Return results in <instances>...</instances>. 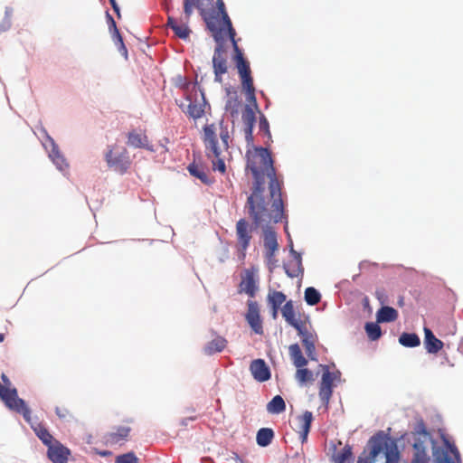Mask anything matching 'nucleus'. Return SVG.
Segmentation results:
<instances>
[{
  "label": "nucleus",
  "mask_w": 463,
  "mask_h": 463,
  "mask_svg": "<svg viewBox=\"0 0 463 463\" xmlns=\"http://www.w3.org/2000/svg\"><path fill=\"white\" fill-rule=\"evenodd\" d=\"M55 414L59 417L61 420L66 419L67 415H69V411L66 408H60L58 406L54 409Z\"/></svg>",
  "instance_id": "64"
},
{
  "label": "nucleus",
  "mask_w": 463,
  "mask_h": 463,
  "mask_svg": "<svg viewBox=\"0 0 463 463\" xmlns=\"http://www.w3.org/2000/svg\"><path fill=\"white\" fill-rule=\"evenodd\" d=\"M292 364L297 368L295 378L300 387L307 386L315 381L314 373L307 367L308 360L304 356L298 343H294L288 347Z\"/></svg>",
  "instance_id": "4"
},
{
  "label": "nucleus",
  "mask_w": 463,
  "mask_h": 463,
  "mask_svg": "<svg viewBox=\"0 0 463 463\" xmlns=\"http://www.w3.org/2000/svg\"><path fill=\"white\" fill-rule=\"evenodd\" d=\"M377 459L367 454L366 449L358 456L356 463H376Z\"/></svg>",
  "instance_id": "59"
},
{
  "label": "nucleus",
  "mask_w": 463,
  "mask_h": 463,
  "mask_svg": "<svg viewBox=\"0 0 463 463\" xmlns=\"http://www.w3.org/2000/svg\"><path fill=\"white\" fill-rule=\"evenodd\" d=\"M289 255L293 258L294 261L296 262L297 269L296 270H292L289 269L288 264L284 262L282 267L286 275L290 279L298 278L299 276L302 278L305 270L302 263L303 252L292 250V252Z\"/></svg>",
  "instance_id": "25"
},
{
  "label": "nucleus",
  "mask_w": 463,
  "mask_h": 463,
  "mask_svg": "<svg viewBox=\"0 0 463 463\" xmlns=\"http://www.w3.org/2000/svg\"><path fill=\"white\" fill-rule=\"evenodd\" d=\"M275 438L273 429L269 427H262L258 430L256 434V443L260 448H267L269 446Z\"/></svg>",
  "instance_id": "30"
},
{
  "label": "nucleus",
  "mask_w": 463,
  "mask_h": 463,
  "mask_svg": "<svg viewBox=\"0 0 463 463\" xmlns=\"http://www.w3.org/2000/svg\"><path fill=\"white\" fill-rule=\"evenodd\" d=\"M259 132L260 135L267 138L265 145L270 146L273 140L270 132L269 122L263 113H260L259 117Z\"/></svg>",
  "instance_id": "38"
},
{
  "label": "nucleus",
  "mask_w": 463,
  "mask_h": 463,
  "mask_svg": "<svg viewBox=\"0 0 463 463\" xmlns=\"http://www.w3.org/2000/svg\"><path fill=\"white\" fill-rule=\"evenodd\" d=\"M305 352L307 356V360L314 361V362L318 361V356H317V354L316 351V345H314L312 347L306 348Z\"/></svg>",
  "instance_id": "61"
},
{
  "label": "nucleus",
  "mask_w": 463,
  "mask_h": 463,
  "mask_svg": "<svg viewBox=\"0 0 463 463\" xmlns=\"http://www.w3.org/2000/svg\"><path fill=\"white\" fill-rule=\"evenodd\" d=\"M112 41L114 44L116 45L118 52L125 58V60L128 59V48L125 44L123 36L119 30L118 32H112L110 33Z\"/></svg>",
  "instance_id": "41"
},
{
  "label": "nucleus",
  "mask_w": 463,
  "mask_h": 463,
  "mask_svg": "<svg viewBox=\"0 0 463 463\" xmlns=\"http://www.w3.org/2000/svg\"><path fill=\"white\" fill-rule=\"evenodd\" d=\"M194 4V0H184L183 2L184 14L187 19H189L193 14Z\"/></svg>",
  "instance_id": "55"
},
{
  "label": "nucleus",
  "mask_w": 463,
  "mask_h": 463,
  "mask_svg": "<svg viewBox=\"0 0 463 463\" xmlns=\"http://www.w3.org/2000/svg\"><path fill=\"white\" fill-rule=\"evenodd\" d=\"M295 330L297 331L298 335L300 337L301 343L305 349L316 345L314 335L307 330L304 324L297 327ZM315 337L317 338V335H315Z\"/></svg>",
  "instance_id": "37"
},
{
  "label": "nucleus",
  "mask_w": 463,
  "mask_h": 463,
  "mask_svg": "<svg viewBox=\"0 0 463 463\" xmlns=\"http://www.w3.org/2000/svg\"><path fill=\"white\" fill-rule=\"evenodd\" d=\"M202 139L205 146V155L208 158H211L213 156L222 155L214 123H206L203 127Z\"/></svg>",
  "instance_id": "11"
},
{
  "label": "nucleus",
  "mask_w": 463,
  "mask_h": 463,
  "mask_svg": "<svg viewBox=\"0 0 463 463\" xmlns=\"http://www.w3.org/2000/svg\"><path fill=\"white\" fill-rule=\"evenodd\" d=\"M225 114H223L221 118V119L218 122V126L220 128V138L222 137H230V133L228 129L227 124H225L224 121Z\"/></svg>",
  "instance_id": "57"
},
{
  "label": "nucleus",
  "mask_w": 463,
  "mask_h": 463,
  "mask_svg": "<svg viewBox=\"0 0 463 463\" xmlns=\"http://www.w3.org/2000/svg\"><path fill=\"white\" fill-rule=\"evenodd\" d=\"M391 430L392 428H388L386 430H377L372 435L364 448L368 450L367 454L377 459L381 454L386 458L401 451L404 445L400 448L399 443L407 439L408 432H403L400 437H392Z\"/></svg>",
  "instance_id": "2"
},
{
  "label": "nucleus",
  "mask_w": 463,
  "mask_h": 463,
  "mask_svg": "<svg viewBox=\"0 0 463 463\" xmlns=\"http://www.w3.org/2000/svg\"><path fill=\"white\" fill-rule=\"evenodd\" d=\"M25 407L27 412L25 411H15L18 414H21L27 422L31 429L33 430L35 436L42 441V443L48 449L49 446H52L55 442L59 440L53 437V435L50 432L49 429L42 422H38V418L36 417L35 420H33L32 418V410L28 406L25 402Z\"/></svg>",
  "instance_id": "6"
},
{
  "label": "nucleus",
  "mask_w": 463,
  "mask_h": 463,
  "mask_svg": "<svg viewBox=\"0 0 463 463\" xmlns=\"http://www.w3.org/2000/svg\"><path fill=\"white\" fill-rule=\"evenodd\" d=\"M250 371L253 379L258 383L268 382L272 376L269 365L262 358L253 359L250 364Z\"/></svg>",
  "instance_id": "16"
},
{
  "label": "nucleus",
  "mask_w": 463,
  "mask_h": 463,
  "mask_svg": "<svg viewBox=\"0 0 463 463\" xmlns=\"http://www.w3.org/2000/svg\"><path fill=\"white\" fill-rule=\"evenodd\" d=\"M314 419L313 412L309 411H305L301 415L298 416V420L300 422L298 434L301 444L307 442Z\"/></svg>",
  "instance_id": "21"
},
{
  "label": "nucleus",
  "mask_w": 463,
  "mask_h": 463,
  "mask_svg": "<svg viewBox=\"0 0 463 463\" xmlns=\"http://www.w3.org/2000/svg\"><path fill=\"white\" fill-rule=\"evenodd\" d=\"M322 295L315 287H307L304 291V300L308 306H315L321 301Z\"/></svg>",
  "instance_id": "40"
},
{
  "label": "nucleus",
  "mask_w": 463,
  "mask_h": 463,
  "mask_svg": "<svg viewBox=\"0 0 463 463\" xmlns=\"http://www.w3.org/2000/svg\"><path fill=\"white\" fill-rule=\"evenodd\" d=\"M250 150L246 153V169H250L252 175V186L250 195L247 197L246 204H256L262 208L267 205L264 196L265 192V176L260 172V167L254 161L250 159Z\"/></svg>",
  "instance_id": "3"
},
{
  "label": "nucleus",
  "mask_w": 463,
  "mask_h": 463,
  "mask_svg": "<svg viewBox=\"0 0 463 463\" xmlns=\"http://www.w3.org/2000/svg\"><path fill=\"white\" fill-rule=\"evenodd\" d=\"M172 31L175 36L183 41H188L192 33V30L187 24H178V25H176Z\"/></svg>",
  "instance_id": "43"
},
{
  "label": "nucleus",
  "mask_w": 463,
  "mask_h": 463,
  "mask_svg": "<svg viewBox=\"0 0 463 463\" xmlns=\"http://www.w3.org/2000/svg\"><path fill=\"white\" fill-rule=\"evenodd\" d=\"M71 450L60 440L49 446L46 457L52 463H68Z\"/></svg>",
  "instance_id": "17"
},
{
  "label": "nucleus",
  "mask_w": 463,
  "mask_h": 463,
  "mask_svg": "<svg viewBox=\"0 0 463 463\" xmlns=\"http://www.w3.org/2000/svg\"><path fill=\"white\" fill-rule=\"evenodd\" d=\"M375 317L378 323H392L398 318L399 313L394 307L383 305L376 311Z\"/></svg>",
  "instance_id": "27"
},
{
  "label": "nucleus",
  "mask_w": 463,
  "mask_h": 463,
  "mask_svg": "<svg viewBox=\"0 0 463 463\" xmlns=\"http://www.w3.org/2000/svg\"><path fill=\"white\" fill-rule=\"evenodd\" d=\"M234 65L237 69L238 75L251 72L250 64L247 58L236 62Z\"/></svg>",
  "instance_id": "54"
},
{
  "label": "nucleus",
  "mask_w": 463,
  "mask_h": 463,
  "mask_svg": "<svg viewBox=\"0 0 463 463\" xmlns=\"http://www.w3.org/2000/svg\"><path fill=\"white\" fill-rule=\"evenodd\" d=\"M378 321H368L364 326L367 338L371 342L378 341L383 336V330Z\"/></svg>",
  "instance_id": "31"
},
{
  "label": "nucleus",
  "mask_w": 463,
  "mask_h": 463,
  "mask_svg": "<svg viewBox=\"0 0 463 463\" xmlns=\"http://www.w3.org/2000/svg\"><path fill=\"white\" fill-rule=\"evenodd\" d=\"M241 119L244 125V132H254L257 123L256 111L250 105H245L241 114Z\"/></svg>",
  "instance_id": "28"
},
{
  "label": "nucleus",
  "mask_w": 463,
  "mask_h": 463,
  "mask_svg": "<svg viewBox=\"0 0 463 463\" xmlns=\"http://www.w3.org/2000/svg\"><path fill=\"white\" fill-rule=\"evenodd\" d=\"M236 235L238 245L248 249L250 244L251 232L250 231V222L246 218H241L236 222Z\"/></svg>",
  "instance_id": "19"
},
{
  "label": "nucleus",
  "mask_w": 463,
  "mask_h": 463,
  "mask_svg": "<svg viewBox=\"0 0 463 463\" xmlns=\"http://www.w3.org/2000/svg\"><path fill=\"white\" fill-rule=\"evenodd\" d=\"M439 445L428 430L423 418L415 417V424L408 437L412 439L411 463H463L461 453L453 439L444 429H439Z\"/></svg>",
  "instance_id": "1"
},
{
  "label": "nucleus",
  "mask_w": 463,
  "mask_h": 463,
  "mask_svg": "<svg viewBox=\"0 0 463 463\" xmlns=\"http://www.w3.org/2000/svg\"><path fill=\"white\" fill-rule=\"evenodd\" d=\"M105 160L109 167L114 168V170L118 172L120 175L126 174L131 165V161L126 148H122L121 152L117 153L116 155H114L112 149H109L105 154Z\"/></svg>",
  "instance_id": "15"
},
{
  "label": "nucleus",
  "mask_w": 463,
  "mask_h": 463,
  "mask_svg": "<svg viewBox=\"0 0 463 463\" xmlns=\"http://www.w3.org/2000/svg\"><path fill=\"white\" fill-rule=\"evenodd\" d=\"M255 156L260 159V167L275 164V158L272 155L270 146H258L255 147Z\"/></svg>",
  "instance_id": "33"
},
{
  "label": "nucleus",
  "mask_w": 463,
  "mask_h": 463,
  "mask_svg": "<svg viewBox=\"0 0 463 463\" xmlns=\"http://www.w3.org/2000/svg\"><path fill=\"white\" fill-rule=\"evenodd\" d=\"M106 22L109 27V33L112 32H118L119 30L117 26L114 17L111 15L109 10L106 11Z\"/></svg>",
  "instance_id": "58"
},
{
  "label": "nucleus",
  "mask_w": 463,
  "mask_h": 463,
  "mask_svg": "<svg viewBox=\"0 0 463 463\" xmlns=\"http://www.w3.org/2000/svg\"><path fill=\"white\" fill-rule=\"evenodd\" d=\"M40 132L43 134V139L41 140L44 150L48 154V157L52 163L55 165L56 169L61 173L69 168V163L63 154L61 153L59 145L50 136L45 128L42 127Z\"/></svg>",
  "instance_id": "5"
},
{
  "label": "nucleus",
  "mask_w": 463,
  "mask_h": 463,
  "mask_svg": "<svg viewBox=\"0 0 463 463\" xmlns=\"http://www.w3.org/2000/svg\"><path fill=\"white\" fill-rule=\"evenodd\" d=\"M217 16L214 12H213L209 17L203 16L206 27L210 32L213 33V37L216 43L213 58L220 59L224 58L222 54L226 52V48L224 46L225 37L221 33V30L215 24Z\"/></svg>",
  "instance_id": "14"
},
{
  "label": "nucleus",
  "mask_w": 463,
  "mask_h": 463,
  "mask_svg": "<svg viewBox=\"0 0 463 463\" xmlns=\"http://www.w3.org/2000/svg\"><path fill=\"white\" fill-rule=\"evenodd\" d=\"M146 135H143L138 133L136 129H132L127 133V145L129 147L141 148L146 146L144 142L146 141Z\"/></svg>",
  "instance_id": "36"
},
{
  "label": "nucleus",
  "mask_w": 463,
  "mask_h": 463,
  "mask_svg": "<svg viewBox=\"0 0 463 463\" xmlns=\"http://www.w3.org/2000/svg\"><path fill=\"white\" fill-rule=\"evenodd\" d=\"M115 463H139V458L134 451L119 454L115 458Z\"/></svg>",
  "instance_id": "44"
},
{
  "label": "nucleus",
  "mask_w": 463,
  "mask_h": 463,
  "mask_svg": "<svg viewBox=\"0 0 463 463\" xmlns=\"http://www.w3.org/2000/svg\"><path fill=\"white\" fill-rule=\"evenodd\" d=\"M262 233L263 245L265 248V258L267 259L269 264L275 265L278 261L275 259V255L279 247L278 241V234L269 222H266L265 225H262Z\"/></svg>",
  "instance_id": "9"
},
{
  "label": "nucleus",
  "mask_w": 463,
  "mask_h": 463,
  "mask_svg": "<svg viewBox=\"0 0 463 463\" xmlns=\"http://www.w3.org/2000/svg\"><path fill=\"white\" fill-rule=\"evenodd\" d=\"M239 78L241 83V89L243 92L248 91L249 90H255L253 86V77L251 75V72L240 74Z\"/></svg>",
  "instance_id": "47"
},
{
  "label": "nucleus",
  "mask_w": 463,
  "mask_h": 463,
  "mask_svg": "<svg viewBox=\"0 0 463 463\" xmlns=\"http://www.w3.org/2000/svg\"><path fill=\"white\" fill-rule=\"evenodd\" d=\"M281 314L285 321L294 329L304 324L303 321L297 317L294 302L291 299L286 301L281 307Z\"/></svg>",
  "instance_id": "24"
},
{
  "label": "nucleus",
  "mask_w": 463,
  "mask_h": 463,
  "mask_svg": "<svg viewBox=\"0 0 463 463\" xmlns=\"http://www.w3.org/2000/svg\"><path fill=\"white\" fill-rule=\"evenodd\" d=\"M213 72L227 73V61L225 58H213L212 59Z\"/></svg>",
  "instance_id": "48"
},
{
  "label": "nucleus",
  "mask_w": 463,
  "mask_h": 463,
  "mask_svg": "<svg viewBox=\"0 0 463 463\" xmlns=\"http://www.w3.org/2000/svg\"><path fill=\"white\" fill-rule=\"evenodd\" d=\"M130 431H131L130 427L118 426V427H117V431L112 434V437L117 438L118 440L127 439Z\"/></svg>",
  "instance_id": "53"
},
{
  "label": "nucleus",
  "mask_w": 463,
  "mask_h": 463,
  "mask_svg": "<svg viewBox=\"0 0 463 463\" xmlns=\"http://www.w3.org/2000/svg\"><path fill=\"white\" fill-rule=\"evenodd\" d=\"M186 169L190 175L200 180L203 184L212 185L215 182L214 178L210 177L205 173L203 166L202 165L196 164L194 161L190 163Z\"/></svg>",
  "instance_id": "26"
},
{
  "label": "nucleus",
  "mask_w": 463,
  "mask_h": 463,
  "mask_svg": "<svg viewBox=\"0 0 463 463\" xmlns=\"http://www.w3.org/2000/svg\"><path fill=\"white\" fill-rule=\"evenodd\" d=\"M0 400L11 411L27 412L25 400L19 397L18 390L15 387L5 388L0 383Z\"/></svg>",
  "instance_id": "10"
},
{
  "label": "nucleus",
  "mask_w": 463,
  "mask_h": 463,
  "mask_svg": "<svg viewBox=\"0 0 463 463\" xmlns=\"http://www.w3.org/2000/svg\"><path fill=\"white\" fill-rule=\"evenodd\" d=\"M241 106V100L238 95H233L232 98H228L225 102V112L229 113L232 117V131H234L235 118L239 116V109Z\"/></svg>",
  "instance_id": "29"
},
{
  "label": "nucleus",
  "mask_w": 463,
  "mask_h": 463,
  "mask_svg": "<svg viewBox=\"0 0 463 463\" xmlns=\"http://www.w3.org/2000/svg\"><path fill=\"white\" fill-rule=\"evenodd\" d=\"M213 12V10L211 12V14ZM216 16H217V20L215 21V23L217 21H219L222 24L221 27H218L220 30H221V33H222V31L231 27V26H233L232 25V20L227 13L226 12H222L221 14H217L215 11H214Z\"/></svg>",
  "instance_id": "45"
},
{
  "label": "nucleus",
  "mask_w": 463,
  "mask_h": 463,
  "mask_svg": "<svg viewBox=\"0 0 463 463\" xmlns=\"http://www.w3.org/2000/svg\"><path fill=\"white\" fill-rule=\"evenodd\" d=\"M331 449L333 455L331 456V461L333 463H354V455L353 453V447L349 444H345L338 452H336V446L332 443Z\"/></svg>",
  "instance_id": "23"
},
{
  "label": "nucleus",
  "mask_w": 463,
  "mask_h": 463,
  "mask_svg": "<svg viewBox=\"0 0 463 463\" xmlns=\"http://www.w3.org/2000/svg\"><path fill=\"white\" fill-rule=\"evenodd\" d=\"M398 342L404 347L414 348L420 345V338L414 332H402L399 335Z\"/></svg>",
  "instance_id": "34"
},
{
  "label": "nucleus",
  "mask_w": 463,
  "mask_h": 463,
  "mask_svg": "<svg viewBox=\"0 0 463 463\" xmlns=\"http://www.w3.org/2000/svg\"><path fill=\"white\" fill-rule=\"evenodd\" d=\"M174 85L181 90H187L191 86V82L182 74H177L172 79Z\"/></svg>",
  "instance_id": "51"
},
{
  "label": "nucleus",
  "mask_w": 463,
  "mask_h": 463,
  "mask_svg": "<svg viewBox=\"0 0 463 463\" xmlns=\"http://www.w3.org/2000/svg\"><path fill=\"white\" fill-rule=\"evenodd\" d=\"M333 392H332V391L319 389L318 395H319V398H320L322 403L325 406H328L330 399L333 395Z\"/></svg>",
  "instance_id": "60"
},
{
  "label": "nucleus",
  "mask_w": 463,
  "mask_h": 463,
  "mask_svg": "<svg viewBox=\"0 0 463 463\" xmlns=\"http://www.w3.org/2000/svg\"><path fill=\"white\" fill-rule=\"evenodd\" d=\"M247 312L244 314V319L251 331L261 335L263 334V319L260 315L259 303L255 300L248 299Z\"/></svg>",
  "instance_id": "13"
},
{
  "label": "nucleus",
  "mask_w": 463,
  "mask_h": 463,
  "mask_svg": "<svg viewBox=\"0 0 463 463\" xmlns=\"http://www.w3.org/2000/svg\"><path fill=\"white\" fill-rule=\"evenodd\" d=\"M283 186L284 182L282 178L281 181L268 182V190L271 201L275 200L276 198H283Z\"/></svg>",
  "instance_id": "42"
},
{
  "label": "nucleus",
  "mask_w": 463,
  "mask_h": 463,
  "mask_svg": "<svg viewBox=\"0 0 463 463\" xmlns=\"http://www.w3.org/2000/svg\"><path fill=\"white\" fill-rule=\"evenodd\" d=\"M423 331V345L426 352L430 354H438L443 348L444 343L434 335L430 328L424 326Z\"/></svg>",
  "instance_id": "20"
},
{
  "label": "nucleus",
  "mask_w": 463,
  "mask_h": 463,
  "mask_svg": "<svg viewBox=\"0 0 463 463\" xmlns=\"http://www.w3.org/2000/svg\"><path fill=\"white\" fill-rule=\"evenodd\" d=\"M213 12V10L211 12V14ZM216 16H217V20L215 21V23L217 21H219L222 24L221 27H218L220 30H221V33H222V31L231 27V26H233L232 25V20L227 13L226 12H222L221 14H217L215 11H214Z\"/></svg>",
  "instance_id": "46"
},
{
  "label": "nucleus",
  "mask_w": 463,
  "mask_h": 463,
  "mask_svg": "<svg viewBox=\"0 0 463 463\" xmlns=\"http://www.w3.org/2000/svg\"><path fill=\"white\" fill-rule=\"evenodd\" d=\"M198 92L201 96L200 104L196 100L192 101L188 95L185 96V99L189 101V104L186 106V115L194 120H197L205 115L212 116V106L206 98L204 89L198 87Z\"/></svg>",
  "instance_id": "7"
},
{
  "label": "nucleus",
  "mask_w": 463,
  "mask_h": 463,
  "mask_svg": "<svg viewBox=\"0 0 463 463\" xmlns=\"http://www.w3.org/2000/svg\"><path fill=\"white\" fill-rule=\"evenodd\" d=\"M286 206L287 203L283 198H276L275 200L271 201V209L275 213L273 215V222H283L285 224V232L288 230V223Z\"/></svg>",
  "instance_id": "22"
},
{
  "label": "nucleus",
  "mask_w": 463,
  "mask_h": 463,
  "mask_svg": "<svg viewBox=\"0 0 463 463\" xmlns=\"http://www.w3.org/2000/svg\"><path fill=\"white\" fill-rule=\"evenodd\" d=\"M318 369L321 371V379L319 382V389L332 391L342 382V373L335 368V364L331 365L320 364Z\"/></svg>",
  "instance_id": "8"
},
{
  "label": "nucleus",
  "mask_w": 463,
  "mask_h": 463,
  "mask_svg": "<svg viewBox=\"0 0 463 463\" xmlns=\"http://www.w3.org/2000/svg\"><path fill=\"white\" fill-rule=\"evenodd\" d=\"M287 300V296L282 291L272 290L269 291L267 296V302L269 307H275L277 308H281V305Z\"/></svg>",
  "instance_id": "39"
},
{
  "label": "nucleus",
  "mask_w": 463,
  "mask_h": 463,
  "mask_svg": "<svg viewBox=\"0 0 463 463\" xmlns=\"http://www.w3.org/2000/svg\"><path fill=\"white\" fill-rule=\"evenodd\" d=\"M402 458V450L385 458L384 463H400Z\"/></svg>",
  "instance_id": "62"
},
{
  "label": "nucleus",
  "mask_w": 463,
  "mask_h": 463,
  "mask_svg": "<svg viewBox=\"0 0 463 463\" xmlns=\"http://www.w3.org/2000/svg\"><path fill=\"white\" fill-rule=\"evenodd\" d=\"M236 34H237V33L233 26H231L222 31V35L225 37V40L226 39L230 40L232 46L234 44V43H238V41L235 38Z\"/></svg>",
  "instance_id": "56"
},
{
  "label": "nucleus",
  "mask_w": 463,
  "mask_h": 463,
  "mask_svg": "<svg viewBox=\"0 0 463 463\" xmlns=\"http://www.w3.org/2000/svg\"><path fill=\"white\" fill-rule=\"evenodd\" d=\"M256 90H249L245 91L246 101L248 102L246 105H250V107L254 109V111L258 112L260 115V107L257 101V98L255 95Z\"/></svg>",
  "instance_id": "49"
},
{
  "label": "nucleus",
  "mask_w": 463,
  "mask_h": 463,
  "mask_svg": "<svg viewBox=\"0 0 463 463\" xmlns=\"http://www.w3.org/2000/svg\"><path fill=\"white\" fill-rule=\"evenodd\" d=\"M287 409L285 400L279 394L275 395L266 405V410L269 414L279 415Z\"/></svg>",
  "instance_id": "32"
},
{
  "label": "nucleus",
  "mask_w": 463,
  "mask_h": 463,
  "mask_svg": "<svg viewBox=\"0 0 463 463\" xmlns=\"http://www.w3.org/2000/svg\"><path fill=\"white\" fill-rule=\"evenodd\" d=\"M214 157L213 160H212V168L214 172H219L222 175L226 173V165L225 161L222 157H221V155L218 156H213Z\"/></svg>",
  "instance_id": "50"
},
{
  "label": "nucleus",
  "mask_w": 463,
  "mask_h": 463,
  "mask_svg": "<svg viewBox=\"0 0 463 463\" xmlns=\"http://www.w3.org/2000/svg\"><path fill=\"white\" fill-rule=\"evenodd\" d=\"M244 136H245V141H246L247 146L248 147L250 146L255 150V147L257 146L254 145L253 132H244Z\"/></svg>",
  "instance_id": "63"
},
{
  "label": "nucleus",
  "mask_w": 463,
  "mask_h": 463,
  "mask_svg": "<svg viewBox=\"0 0 463 463\" xmlns=\"http://www.w3.org/2000/svg\"><path fill=\"white\" fill-rule=\"evenodd\" d=\"M227 344V340L222 336H218L210 342H208L203 350L204 353L208 355H213L217 353H221L223 351Z\"/></svg>",
  "instance_id": "35"
},
{
  "label": "nucleus",
  "mask_w": 463,
  "mask_h": 463,
  "mask_svg": "<svg viewBox=\"0 0 463 463\" xmlns=\"http://www.w3.org/2000/svg\"><path fill=\"white\" fill-rule=\"evenodd\" d=\"M246 57H245L243 49L239 47L237 43H234V44L232 45V60L233 63L235 64L236 62L242 61Z\"/></svg>",
  "instance_id": "52"
},
{
  "label": "nucleus",
  "mask_w": 463,
  "mask_h": 463,
  "mask_svg": "<svg viewBox=\"0 0 463 463\" xmlns=\"http://www.w3.org/2000/svg\"><path fill=\"white\" fill-rule=\"evenodd\" d=\"M258 269L252 267L245 269L241 275V280L239 285L238 293H245L249 298H255L259 290Z\"/></svg>",
  "instance_id": "12"
},
{
  "label": "nucleus",
  "mask_w": 463,
  "mask_h": 463,
  "mask_svg": "<svg viewBox=\"0 0 463 463\" xmlns=\"http://www.w3.org/2000/svg\"><path fill=\"white\" fill-rule=\"evenodd\" d=\"M245 209L247 210V213L251 219V223L250 224V231L252 232L256 230H258L260 227L262 228V225H265L266 223H263L265 222L263 216L266 215L268 212L267 205H264V207L260 208L258 203L256 204H246L245 203Z\"/></svg>",
  "instance_id": "18"
}]
</instances>
